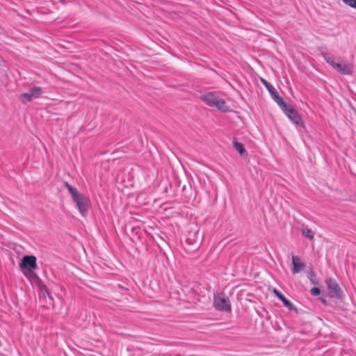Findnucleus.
<instances>
[{"instance_id": "f257e3e1", "label": "nucleus", "mask_w": 356, "mask_h": 356, "mask_svg": "<svg viewBox=\"0 0 356 356\" xmlns=\"http://www.w3.org/2000/svg\"><path fill=\"white\" fill-rule=\"evenodd\" d=\"M65 186L67 188L71 197L76 204L80 213L83 216H86L90 206V200L82 193H81L77 188L71 186L68 182L64 183Z\"/></svg>"}, {"instance_id": "f03ea898", "label": "nucleus", "mask_w": 356, "mask_h": 356, "mask_svg": "<svg viewBox=\"0 0 356 356\" xmlns=\"http://www.w3.org/2000/svg\"><path fill=\"white\" fill-rule=\"evenodd\" d=\"M200 98L209 106L214 107L222 112L229 111V108L225 101L220 98L216 92H208L202 95Z\"/></svg>"}, {"instance_id": "7ed1b4c3", "label": "nucleus", "mask_w": 356, "mask_h": 356, "mask_svg": "<svg viewBox=\"0 0 356 356\" xmlns=\"http://www.w3.org/2000/svg\"><path fill=\"white\" fill-rule=\"evenodd\" d=\"M323 56L325 61L331 65L334 70H336L337 72L345 74V75H350L352 74L353 72V65L351 63H337L336 58L334 55L328 54V53H323Z\"/></svg>"}, {"instance_id": "20e7f679", "label": "nucleus", "mask_w": 356, "mask_h": 356, "mask_svg": "<svg viewBox=\"0 0 356 356\" xmlns=\"http://www.w3.org/2000/svg\"><path fill=\"white\" fill-rule=\"evenodd\" d=\"M213 307L220 312H232V305L228 297L225 295H214L213 297Z\"/></svg>"}, {"instance_id": "39448f33", "label": "nucleus", "mask_w": 356, "mask_h": 356, "mask_svg": "<svg viewBox=\"0 0 356 356\" xmlns=\"http://www.w3.org/2000/svg\"><path fill=\"white\" fill-rule=\"evenodd\" d=\"M327 289L329 291V296L330 298H337L341 299L343 296V291L339 286V284L334 279L329 278L325 281Z\"/></svg>"}, {"instance_id": "423d86ee", "label": "nucleus", "mask_w": 356, "mask_h": 356, "mask_svg": "<svg viewBox=\"0 0 356 356\" xmlns=\"http://www.w3.org/2000/svg\"><path fill=\"white\" fill-rule=\"evenodd\" d=\"M283 112L294 124L300 125L302 127H305V123L302 119V117L292 106H289L286 109L283 111Z\"/></svg>"}, {"instance_id": "0eeeda50", "label": "nucleus", "mask_w": 356, "mask_h": 356, "mask_svg": "<svg viewBox=\"0 0 356 356\" xmlns=\"http://www.w3.org/2000/svg\"><path fill=\"white\" fill-rule=\"evenodd\" d=\"M42 93V90L40 87H33L29 92L23 93L20 96L22 102L24 104L30 102L33 98H38Z\"/></svg>"}, {"instance_id": "6e6552de", "label": "nucleus", "mask_w": 356, "mask_h": 356, "mask_svg": "<svg viewBox=\"0 0 356 356\" xmlns=\"http://www.w3.org/2000/svg\"><path fill=\"white\" fill-rule=\"evenodd\" d=\"M20 266L24 267L29 270H33L36 268V257L33 255H26L23 257Z\"/></svg>"}, {"instance_id": "1a4fd4ad", "label": "nucleus", "mask_w": 356, "mask_h": 356, "mask_svg": "<svg viewBox=\"0 0 356 356\" xmlns=\"http://www.w3.org/2000/svg\"><path fill=\"white\" fill-rule=\"evenodd\" d=\"M292 272L293 274H297L302 270L305 267V264L302 262L300 257L296 255L292 256Z\"/></svg>"}, {"instance_id": "9d476101", "label": "nucleus", "mask_w": 356, "mask_h": 356, "mask_svg": "<svg viewBox=\"0 0 356 356\" xmlns=\"http://www.w3.org/2000/svg\"><path fill=\"white\" fill-rule=\"evenodd\" d=\"M273 293L282 302L284 305L289 310L295 311L297 312V309L278 290L273 289Z\"/></svg>"}, {"instance_id": "9b49d317", "label": "nucleus", "mask_w": 356, "mask_h": 356, "mask_svg": "<svg viewBox=\"0 0 356 356\" xmlns=\"http://www.w3.org/2000/svg\"><path fill=\"white\" fill-rule=\"evenodd\" d=\"M273 100L280 106L282 111L289 106L284 100V99L279 95L277 92L271 95Z\"/></svg>"}, {"instance_id": "f8f14e48", "label": "nucleus", "mask_w": 356, "mask_h": 356, "mask_svg": "<svg viewBox=\"0 0 356 356\" xmlns=\"http://www.w3.org/2000/svg\"><path fill=\"white\" fill-rule=\"evenodd\" d=\"M233 146L235 149L238 152L240 155H243L246 152L243 145L241 143H238L236 139H234L233 141Z\"/></svg>"}, {"instance_id": "ddd939ff", "label": "nucleus", "mask_w": 356, "mask_h": 356, "mask_svg": "<svg viewBox=\"0 0 356 356\" xmlns=\"http://www.w3.org/2000/svg\"><path fill=\"white\" fill-rule=\"evenodd\" d=\"M301 234L303 236L309 239L310 241L313 240L314 238V232L309 228H302L301 229Z\"/></svg>"}, {"instance_id": "4468645a", "label": "nucleus", "mask_w": 356, "mask_h": 356, "mask_svg": "<svg viewBox=\"0 0 356 356\" xmlns=\"http://www.w3.org/2000/svg\"><path fill=\"white\" fill-rule=\"evenodd\" d=\"M260 80H261V82L267 88V90L270 92V95H273V94H274L277 92L275 88L273 87V86L271 85L269 82H268L266 79H264V78H261Z\"/></svg>"}, {"instance_id": "2eb2a0df", "label": "nucleus", "mask_w": 356, "mask_h": 356, "mask_svg": "<svg viewBox=\"0 0 356 356\" xmlns=\"http://www.w3.org/2000/svg\"><path fill=\"white\" fill-rule=\"evenodd\" d=\"M346 5L356 8V0H342Z\"/></svg>"}, {"instance_id": "dca6fc26", "label": "nucleus", "mask_w": 356, "mask_h": 356, "mask_svg": "<svg viewBox=\"0 0 356 356\" xmlns=\"http://www.w3.org/2000/svg\"><path fill=\"white\" fill-rule=\"evenodd\" d=\"M201 239L200 240H197V239H194V238H191L190 236H188L187 238H186V241L189 243V244H197V245H199Z\"/></svg>"}, {"instance_id": "f3484780", "label": "nucleus", "mask_w": 356, "mask_h": 356, "mask_svg": "<svg viewBox=\"0 0 356 356\" xmlns=\"http://www.w3.org/2000/svg\"><path fill=\"white\" fill-rule=\"evenodd\" d=\"M320 293H321L320 289L318 287H313L311 289V293L314 296L319 295Z\"/></svg>"}, {"instance_id": "a211bd4d", "label": "nucleus", "mask_w": 356, "mask_h": 356, "mask_svg": "<svg viewBox=\"0 0 356 356\" xmlns=\"http://www.w3.org/2000/svg\"><path fill=\"white\" fill-rule=\"evenodd\" d=\"M309 280H311V282L313 283V284H315L316 282H314V278L315 277V273L313 272V271H311L309 273V275H308Z\"/></svg>"}, {"instance_id": "6ab92c4d", "label": "nucleus", "mask_w": 356, "mask_h": 356, "mask_svg": "<svg viewBox=\"0 0 356 356\" xmlns=\"http://www.w3.org/2000/svg\"><path fill=\"white\" fill-rule=\"evenodd\" d=\"M320 300H321V301L324 305H326V304H327V301H326V300H325L324 298L321 297V298H320Z\"/></svg>"}, {"instance_id": "aec40b11", "label": "nucleus", "mask_w": 356, "mask_h": 356, "mask_svg": "<svg viewBox=\"0 0 356 356\" xmlns=\"http://www.w3.org/2000/svg\"><path fill=\"white\" fill-rule=\"evenodd\" d=\"M40 289H45V286H44V285L41 286H40Z\"/></svg>"}, {"instance_id": "412c9836", "label": "nucleus", "mask_w": 356, "mask_h": 356, "mask_svg": "<svg viewBox=\"0 0 356 356\" xmlns=\"http://www.w3.org/2000/svg\"><path fill=\"white\" fill-rule=\"evenodd\" d=\"M197 234H198V232H196L195 233L194 236H197Z\"/></svg>"}]
</instances>
